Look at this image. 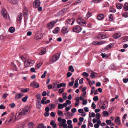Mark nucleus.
Returning <instances> with one entry per match:
<instances>
[{"label":"nucleus","instance_id":"obj_1","mask_svg":"<svg viewBox=\"0 0 128 128\" xmlns=\"http://www.w3.org/2000/svg\"><path fill=\"white\" fill-rule=\"evenodd\" d=\"M34 60L30 59H28L24 62V65L26 67H28L32 66L34 63Z\"/></svg>","mask_w":128,"mask_h":128},{"label":"nucleus","instance_id":"obj_2","mask_svg":"<svg viewBox=\"0 0 128 128\" xmlns=\"http://www.w3.org/2000/svg\"><path fill=\"white\" fill-rule=\"evenodd\" d=\"M30 107L28 106H26L22 109L21 112L24 115H25L26 114H28L30 112Z\"/></svg>","mask_w":128,"mask_h":128},{"label":"nucleus","instance_id":"obj_3","mask_svg":"<svg viewBox=\"0 0 128 128\" xmlns=\"http://www.w3.org/2000/svg\"><path fill=\"white\" fill-rule=\"evenodd\" d=\"M76 22L78 24L82 26H85L86 25V22L84 20L79 18L77 20Z\"/></svg>","mask_w":128,"mask_h":128},{"label":"nucleus","instance_id":"obj_4","mask_svg":"<svg viewBox=\"0 0 128 128\" xmlns=\"http://www.w3.org/2000/svg\"><path fill=\"white\" fill-rule=\"evenodd\" d=\"M58 120L59 122L58 124V125L60 126H62L66 123V120L64 119H62L61 118L59 117L58 118Z\"/></svg>","mask_w":128,"mask_h":128},{"label":"nucleus","instance_id":"obj_5","mask_svg":"<svg viewBox=\"0 0 128 128\" xmlns=\"http://www.w3.org/2000/svg\"><path fill=\"white\" fill-rule=\"evenodd\" d=\"M108 37V35L104 33H101L98 36V38L99 39H103Z\"/></svg>","mask_w":128,"mask_h":128},{"label":"nucleus","instance_id":"obj_6","mask_svg":"<svg viewBox=\"0 0 128 128\" xmlns=\"http://www.w3.org/2000/svg\"><path fill=\"white\" fill-rule=\"evenodd\" d=\"M82 29V28L80 26L76 25L74 27L73 30L74 32L79 33L81 31Z\"/></svg>","mask_w":128,"mask_h":128},{"label":"nucleus","instance_id":"obj_7","mask_svg":"<svg viewBox=\"0 0 128 128\" xmlns=\"http://www.w3.org/2000/svg\"><path fill=\"white\" fill-rule=\"evenodd\" d=\"M2 14L3 17L6 19H8L9 18L8 15L7 14L6 10L4 9H2Z\"/></svg>","mask_w":128,"mask_h":128},{"label":"nucleus","instance_id":"obj_8","mask_svg":"<svg viewBox=\"0 0 128 128\" xmlns=\"http://www.w3.org/2000/svg\"><path fill=\"white\" fill-rule=\"evenodd\" d=\"M60 57V55L58 54L54 55L52 58L50 59V61L51 62H56L58 60Z\"/></svg>","mask_w":128,"mask_h":128},{"label":"nucleus","instance_id":"obj_9","mask_svg":"<svg viewBox=\"0 0 128 128\" xmlns=\"http://www.w3.org/2000/svg\"><path fill=\"white\" fill-rule=\"evenodd\" d=\"M108 104L106 102H104L99 105L100 108L102 110H104L107 108Z\"/></svg>","mask_w":128,"mask_h":128},{"label":"nucleus","instance_id":"obj_10","mask_svg":"<svg viewBox=\"0 0 128 128\" xmlns=\"http://www.w3.org/2000/svg\"><path fill=\"white\" fill-rule=\"evenodd\" d=\"M69 30L67 26L64 27L63 28L62 30V33L64 34H67Z\"/></svg>","mask_w":128,"mask_h":128},{"label":"nucleus","instance_id":"obj_11","mask_svg":"<svg viewBox=\"0 0 128 128\" xmlns=\"http://www.w3.org/2000/svg\"><path fill=\"white\" fill-rule=\"evenodd\" d=\"M40 2L38 0H35L33 3V5L35 8H38L40 5Z\"/></svg>","mask_w":128,"mask_h":128},{"label":"nucleus","instance_id":"obj_12","mask_svg":"<svg viewBox=\"0 0 128 128\" xmlns=\"http://www.w3.org/2000/svg\"><path fill=\"white\" fill-rule=\"evenodd\" d=\"M56 22L52 21L48 23L47 25V27L49 29H51L54 26Z\"/></svg>","mask_w":128,"mask_h":128},{"label":"nucleus","instance_id":"obj_13","mask_svg":"<svg viewBox=\"0 0 128 128\" xmlns=\"http://www.w3.org/2000/svg\"><path fill=\"white\" fill-rule=\"evenodd\" d=\"M105 41L104 40L98 41L94 42L92 43V44L96 45H101L105 43Z\"/></svg>","mask_w":128,"mask_h":128},{"label":"nucleus","instance_id":"obj_14","mask_svg":"<svg viewBox=\"0 0 128 128\" xmlns=\"http://www.w3.org/2000/svg\"><path fill=\"white\" fill-rule=\"evenodd\" d=\"M24 115L21 112H20L17 113L15 116V118L16 119H18L21 118L22 116Z\"/></svg>","mask_w":128,"mask_h":128},{"label":"nucleus","instance_id":"obj_15","mask_svg":"<svg viewBox=\"0 0 128 128\" xmlns=\"http://www.w3.org/2000/svg\"><path fill=\"white\" fill-rule=\"evenodd\" d=\"M97 75L98 74L97 73L93 71H92L90 75V76L92 78H94L97 76Z\"/></svg>","mask_w":128,"mask_h":128},{"label":"nucleus","instance_id":"obj_16","mask_svg":"<svg viewBox=\"0 0 128 128\" xmlns=\"http://www.w3.org/2000/svg\"><path fill=\"white\" fill-rule=\"evenodd\" d=\"M115 122L117 124L120 125V118L118 116H117L115 119Z\"/></svg>","mask_w":128,"mask_h":128},{"label":"nucleus","instance_id":"obj_17","mask_svg":"<svg viewBox=\"0 0 128 128\" xmlns=\"http://www.w3.org/2000/svg\"><path fill=\"white\" fill-rule=\"evenodd\" d=\"M122 36V34L120 33H116L113 36V37L115 39H117L118 38Z\"/></svg>","mask_w":128,"mask_h":128},{"label":"nucleus","instance_id":"obj_18","mask_svg":"<svg viewBox=\"0 0 128 128\" xmlns=\"http://www.w3.org/2000/svg\"><path fill=\"white\" fill-rule=\"evenodd\" d=\"M22 96L20 93L16 94L15 96V98L16 99H20L22 98Z\"/></svg>","mask_w":128,"mask_h":128},{"label":"nucleus","instance_id":"obj_19","mask_svg":"<svg viewBox=\"0 0 128 128\" xmlns=\"http://www.w3.org/2000/svg\"><path fill=\"white\" fill-rule=\"evenodd\" d=\"M74 100H76L75 105L76 106H78L79 104L80 99L79 97H76Z\"/></svg>","mask_w":128,"mask_h":128},{"label":"nucleus","instance_id":"obj_20","mask_svg":"<svg viewBox=\"0 0 128 128\" xmlns=\"http://www.w3.org/2000/svg\"><path fill=\"white\" fill-rule=\"evenodd\" d=\"M10 3L13 4H17L18 2V0H7Z\"/></svg>","mask_w":128,"mask_h":128},{"label":"nucleus","instance_id":"obj_21","mask_svg":"<svg viewBox=\"0 0 128 128\" xmlns=\"http://www.w3.org/2000/svg\"><path fill=\"white\" fill-rule=\"evenodd\" d=\"M50 124L52 126L53 128H56V124L55 123V121L54 120H52Z\"/></svg>","mask_w":128,"mask_h":128},{"label":"nucleus","instance_id":"obj_22","mask_svg":"<svg viewBox=\"0 0 128 128\" xmlns=\"http://www.w3.org/2000/svg\"><path fill=\"white\" fill-rule=\"evenodd\" d=\"M74 22V20L73 18L69 19L67 21L68 23L70 25L72 24Z\"/></svg>","mask_w":128,"mask_h":128},{"label":"nucleus","instance_id":"obj_23","mask_svg":"<svg viewBox=\"0 0 128 128\" xmlns=\"http://www.w3.org/2000/svg\"><path fill=\"white\" fill-rule=\"evenodd\" d=\"M104 18V15L102 14H98L97 16L99 20H101L103 19Z\"/></svg>","mask_w":128,"mask_h":128},{"label":"nucleus","instance_id":"obj_24","mask_svg":"<svg viewBox=\"0 0 128 128\" xmlns=\"http://www.w3.org/2000/svg\"><path fill=\"white\" fill-rule=\"evenodd\" d=\"M124 9L125 11L128 10V3L127 2L125 3L124 6Z\"/></svg>","mask_w":128,"mask_h":128},{"label":"nucleus","instance_id":"obj_25","mask_svg":"<svg viewBox=\"0 0 128 128\" xmlns=\"http://www.w3.org/2000/svg\"><path fill=\"white\" fill-rule=\"evenodd\" d=\"M66 84L65 83H61L58 84L57 88H60L62 87L65 86H66Z\"/></svg>","mask_w":128,"mask_h":128},{"label":"nucleus","instance_id":"obj_26","mask_svg":"<svg viewBox=\"0 0 128 128\" xmlns=\"http://www.w3.org/2000/svg\"><path fill=\"white\" fill-rule=\"evenodd\" d=\"M42 36V34H39L36 35L35 36V38L36 40L39 39L41 38Z\"/></svg>","mask_w":128,"mask_h":128},{"label":"nucleus","instance_id":"obj_27","mask_svg":"<svg viewBox=\"0 0 128 128\" xmlns=\"http://www.w3.org/2000/svg\"><path fill=\"white\" fill-rule=\"evenodd\" d=\"M31 84L32 86L36 88H38L39 86V84L35 82H32Z\"/></svg>","mask_w":128,"mask_h":128},{"label":"nucleus","instance_id":"obj_28","mask_svg":"<svg viewBox=\"0 0 128 128\" xmlns=\"http://www.w3.org/2000/svg\"><path fill=\"white\" fill-rule=\"evenodd\" d=\"M46 53V50L45 48H44L43 50H42L39 53V54L40 55H42Z\"/></svg>","mask_w":128,"mask_h":128},{"label":"nucleus","instance_id":"obj_29","mask_svg":"<svg viewBox=\"0 0 128 128\" xmlns=\"http://www.w3.org/2000/svg\"><path fill=\"white\" fill-rule=\"evenodd\" d=\"M36 107L40 109L41 108L42 106L40 103V101H37L36 102Z\"/></svg>","mask_w":128,"mask_h":128},{"label":"nucleus","instance_id":"obj_30","mask_svg":"<svg viewBox=\"0 0 128 128\" xmlns=\"http://www.w3.org/2000/svg\"><path fill=\"white\" fill-rule=\"evenodd\" d=\"M68 70L69 71H70L72 72H74V70L72 66L71 65L69 66L68 68Z\"/></svg>","mask_w":128,"mask_h":128},{"label":"nucleus","instance_id":"obj_31","mask_svg":"<svg viewBox=\"0 0 128 128\" xmlns=\"http://www.w3.org/2000/svg\"><path fill=\"white\" fill-rule=\"evenodd\" d=\"M8 31L10 33H13L15 31V28L13 27H11L9 28Z\"/></svg>","mask_w":128,"mask_h":128},{"label":"nucleus","instance_id":"obj_32","mask_svg":"<svg viewBox=\"0 0 128 128\" xmlns=\"http://www.w3.org/2000/svg\"><path fill=\"white\" fill-rule=\"evenodd\" d=\"M22 18V14L20 13L18 15L17 18V19L18 20L20 21Z\"/></svg>","mask_w":128,"mask_h":128},{"label":"nucleus","instance_id":"obj_33","mask_svg":"<svg viewBox=\"0 0 128 128\" xmlns=\"http://www.w3.org/2000/svg\"><path fill=\"white\" fill-rule=\"evenodd\" d=\"M123 4H118L116 6L117 8L118 9H122L123 7Z\"/></svg>","mask_w":128,"mask_h":128},{"label":"nucleus","instance_id":"obj_34","mask_svg":"<svg viewBox=\"0 0 128 128\" xmlns=\"http://www.w3.org/2000/svg\"><path fill=\"white\" fill-rule=\"evenodd\" d=\"M42 64L41 63H38L36 66H35V69L36 70H37L42 65Z\"/></svg>","mask_w":128,"mask_h":128},{"label":"nucleus","instance_id":"obj_35","mask_svg":"<svg viewBox=\"0 0 128 128\" xmlns=\"http://www.w3.org/2000/svg\"><path fill=\"white\" fill-rule=\"evenodd\" d=\"M28 98V96H26L25 97H23V98H22V100L23 102H26Z\"/></svg>","mask_w":128,"mask_h":128},{"label":"nucleus","instance_id":"obj_36","mask_svg":"<svg viewBox=\"0 0 128 128\" xmlns=\"http://www.w3.org/2000/svg\"><path fill=\"white\" fill-rule=\"evenodd\" d=\"M114 45V44L113 43H111L109 45H108L106 46V48L108 49H109L110 48L112 47Z\"/></svg>","mask_w":128,"mask_h":128},{"label":"nucleus","instance_id":"obj_37","mask_svg":"<svg viewBox=\"0 0 128 128\" xmlns=\"http://www.w3.org/2000/svg\"><path fill=\"white\" fill-rule=\"evenodd\" d=\"M41 96V95L40 94H38L36 95V97L37 100V101H40L41 100L40 98Z\"/></svg>","mask_w":128,"mask_h":128},{"label":"nucleus","instance_id":"obj_38","mask_svg":"<svg viewBox=\"0 0 128 128\" xmlns=\"http://www.w3.org/2000/svg\"><path fill=\"white\" fill-rule=\"evenodd\" d=\"M128 41V36H125L123 38V40L122 41V42H125Z\"/></svg>","mask_w":128,"mask_h":128},{"label":"nucleus","instance_id":"obj_39","mask_svg":"<svg viewBox=\"0 0 128 128\" xmlns=\"http://www.w3.org/2000/svg\"><path fill=\"white\" fill-rule=\"evenodd\" d=\"M102 113L104 116H108L109 114L108 112L106 111H104Z\"/></svg>","mask_w":128,"mask_h":128},{"label":"nucleus","instance_id":"obj_40","mask_svg":"<svg viewBox=\"0 0 128 128\" xmlns=\"http://www.w3.org/2000/svg\"><path fill=\"white\" fill-rule=\"evenodd\" d=\"M64 14V11L63 10H62L59 11L57 14L58 16L62 15Z\"/></svg>","mask_w":128,"mask_h":128},{"label":"nucleus","instance_id":"obj_41","mask_svg":"<svg viewBox=\"0 0 128 128\" xmlns=\"http://www.w3.org/2000/svg\"><path fill=\"white\" fill-rule=\"evenodd\" d=\"M59 30V29L58 28L56 27L55 30L53 31V32L54 34H56L58 32Z\"/></svg>","mask_w":128,"mask_h":128},{"label":"nucleus","instance_id":"obj_42","mask_svg":"<svg viewBox=\"0 0 128 128\" xmlns=\"http://www.w3.org/2000/svg\"><path fill=\"white\" fill-rule=\"evenodd\" d=\"M64 108L63 105L61 104H59L58 106V109L63 108Z\"/></svg>","mask_w":128,"mask_h":128},{"label":"nucleus","instance_id":"obj_43","mask_svg":"<svg viewBox=\"0 0 128 128\" xmlns=\"http://www.w3.org/2000/svg\"><path fill=\"white\" fill-rule=\"evenodd\" d=\"M58 115L60 116H63V114L62 112L60 110L58 111Z\"/></svg>","mask_w":128,"mask_h":128},{"label":"nucleus","instance_id":"obj_44","mask_svg":"<svg viewBox=\"0 0 128 128\" xmlns=\"http://www.w3.org/2000/svg\"><path fill=\"white\" fill-rule=\"evenodd\" d=\"M29 90V89L28 88H24L22 90L21 92H28Z\"/></svg>","mask_w":128,"mask_h":128},{"label":"nucleus","instance_id":"obj_45","mask_svg":"<svg viewBox=\"0 0 128 128\" xmlns=\"http://www.w3.org/2000/svg\"><path fill=\"white\" fill-rule=\"evenodd\" d=\"M103 0H92V2L94 3H98L100 2Z\"/></svg>","mask_w":128,"mask_h":128},{"label":"nucleus","instance_id":"obj_46","mask_svg":"<svg viewBox=\"0 0 128 128\" xmlns=\"http://www.w3.org/2000/svg\"><path fill=\"white\" fill-rule=\"evenodd\" d=\"M109 20L110 21H112L113 19V17L112 14H110L109 16Z\"/></svg>","mask_w":128,"mask_h":128},{"label":"nucleus","instance_id":"obj_47","mask_svg":"<svg viewBox=\"0 0 128 128\" xmlns=\"http://www.w3.org/2000/svg\"><path fill=\"white\" fill-rule=\"evenodd\" d=\"M122 16L125 18H126L128 17V12H125L122 14Z\"/></svg>","mask_w":128,"mask_h":128},{"label":"nucleus","instance_id":"obj_48","mask_svg":"<svg viewBox=\"0 0 128 128\" xmlns=\"http://www.w3.org/2000/svg\"><path fill=\"white\" fill-rule=\"evenodd\" d=\"M64 88H60L59 89L58 92L60 94H61L64 92Z\"/></svg>","mask_w":128,"mask_h":128},{"label":"nucleus","instance_id":"obj_49","mask_svg":"<svg viewBox=\"0 0 128 128\" xmlns=\"http://www.w3.org/2000/svg\"><path fill=\"white\" fill-rule=\"evenodd\" d=\"M100 114L99 113H97L96 115V117L97 118V120H100Z\"/></svg>","mask_w":128,"mask_h":128},{"label":"nucleus","instance_id":"obj_50","mask_svg":"<svg viewBox=\"0 0 128 128\" xmlns=\"http://www.w3.org/2000/svg\"><path fill=\"white\" fill-rule=\"evenodd\" d=\"M66 94H67L66 93H63V94H62V96L63 97V98L64 100H66L67 98V97L66 96Z\"/></svg>","mask_w":128,"mask_h":128},{"label":"nucleus","instance_id":"obj_51","mask_svg":"<svg viewBox=\"0 0 128 128\" xmlns=\"http://www.w3.org/2000/svg\"><path fill=\"white\" fill-rule=\"evenodd\" d=\"M19 67L21 70H24V68H26L24 66H23L21 64L19 65Z\"/></svg>","mask_w":128,"mask_h":128},{"label":"nucleus","instance_id":"obj_52","mask_svg":"<svg viewBox=\"0 0 128 128\" xmlns=\"http://www.w3.org/2000/svg\"><path fill=\"white\" fill-rule=\"evenodd\" d=\"M82 75L86 77H88V76L89 74L87 73L86 72H84L82 73Z\"/></svg>","mask_w":128,"mask_h":128},{"label":"nucleus","instance_id":"obj_53","mask_svg":"<svg viewBox=\"0 0 128 128\" xmlns=\"http://www.w3.org/2000/svg\"><path fill=\"white\" fill-rule=\"evenodd\" d=\"M14 117V116L13 114H12V116H10V119L9 120L8 122H9L12 121Z\"/></svg>","mask_w":128,"mask_h":128},{"label":"nucleus","instance_id":"obj_54","mask_svg":"<svg viewBox=\"0 0 128 128\" xmlns=\"http://www.w3.org/2000/svg\"><path fill=\"white\" fill-rule=\"evenodd\" d=\"M95 89L94 87H92V88L91 90V92L90 93V94L92 95L93 93L94 92Z\"/></svg>","mask_w":128,"mask_h":128},{"label":"nucleus","instance_id":"obj_55","mask_svg":"<svg viewBox=\"0 0 128 128\" xmlns=\"http://www.w3.org/2000/svg\"><path fill=\"white\" fill-rule=\"evenodd\" d=\"M98 96H96L93 98V100L95 102H97L98 100Z\"/></svg>","mask_w":128,"mask_h":128},{"label":"nucleus","instance_id":"obj_56","mask_svg":"<svg viewBox=\"0 0 128 128\" xmlns=\"http://www.w3.org/2000/svg\"><path fill=\"white\" fill-rule=\"evenodd\" d=\"M8 95V94L6 93H5L2 96V98H3L5 99L6 98L7 96Z\"/></svg>","mask_w":128,"mask_h":128},{"label":"nucleus","instance_id":"obj_57","mask_svg":"<svg viewBox=\"0 0 128 128\" xmlns=\"http://www.w3.org/2000/svg\"><path fill=\"white\" fill-rule=\"evenodd\" d=\"M50 102V101L49 100H46L45 101L43 102L42 104H47L49 103Z\"/></svg>","mask_w":128,"mask_h":128},{"label":"nucleus","instance_id":"obj_58","mask_svg":"<svg viewBox=\"0 0 128 128\" xmlns=\"http://www.w3.org/2000/svg\"><path fill=\"white\" fill-rule=\"evenodd\" d=\"M47 71H45L44 72V73L41 76V78H44L46 76V74L47 73Z\"/></svg>","mask_w":128,"mask_h":128},{"label":"nucleus","instance_id":"obj_59","mask_svg":"<svg viewBox=\"0 0 128 128\" xmlns=\"http://www.w3.org/2000/svg\"><path fill=\"white\" fill-rule=\"evenodd\" d=\"M92 106L93 109H95L96 108V105L95 104L94 102H92Z\"/></svg>","mask_w":128,"mask_h":128},{"label":"nucleus","instance_id":"obj_60","mask_svg":"<svg viewBox=\"0 0 128 128\" xmlns=\"http://www.w3.org/2000/svg\"><path fill=\"white\" fill-rule=\"evenodd\" d=\"M110 12H116V10L115 9L111 8L110 9Z\"/></svg>","mask_w":128,"mask_h":128},{"label":"nucleus","instance_id":"obj_61","mask_svg":"<svg viewBox=\"0 0 128 128\" xmlns=\"http://www.w3.org/2000/svg\"><path fill=\"white\" fill-rule=\"evenodd\" d=\"M20 58H21L22 60L24 62L25 61H26L27 60H26V58L24 56L20 57Z\"/></svg>","mask_w":128,"mask_h":128},{"label":"nucleus","instance_id":"obj_62","mask_svg":"<svg viewBox=\"0 0 128 128\" xmlns=\"http://www.w3.org/2000/svg\"><path fill=\"white\" fill-rule=\"evenodd\" d=\"M49 106H50L52 109H54L55 108V106L54 104H50Z\"/></svg>","mask_w":128,"mask_h":128},{"label":"nucleus","instance_id":"obj_63","mask_svg":"<svg viewBox=\"0 0 128 128\" xmlns=\"http://www.w3.org/2000/svg\"><path fill=\"white\" fill-rule=\"evenodd\" d=\"M44 126L43 124H40L38 125V128H42Z\"/></svg>","mask_w":128,"mask_h":128},{"label":"nucleus","instance_id":"obj_64","mask_svg":"<svg viewBox=\"0 0 128 128\" xmlns=\"http://www.w3.org/2000/svg\"><path fill=\"white\" fill-rule=\"evenodd\" d=\"M106 122L108 124H110L112 123L111 121L110 120H106Z\"/></svg>","mask_w":128,"mask_h":128}]
</instances>
